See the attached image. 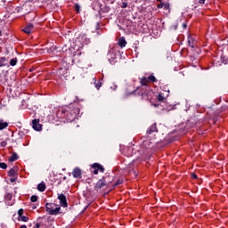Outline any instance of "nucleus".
Here are the masks:
<instances>
[{"label": "nucleus", "mask_w": 228, "mask_h": 228, "mask_svg": "<svg viewBox=\"0 0 228 228\" xmlns=\"http://www.w3.org/2000/svg\"><path fill=\"white\" fill-rule=\"evenodd\" d=\"M110 184H111V177L110 175L103 176L102 179L98 180L94 186V190L98 193H102Z\"/></svg>", "instance_id": "nucleus-1"}, {"label": "nucleus", "mask_w": 228, "mask_h": 228, "mask_svg": "<svg viewBox=\"0 0 228 228\" xmlns=\"http://www.w3.org/2000/svg\"><path fill=\"white\" fill-rule=\"evenodd\" d=\"M45 208L47 213L53 216L60 215V211L61 210L60 205H56L54 203H46Z\"/></svg>", "instance_id": "nucleus-2"}, {"label": "nucleus", "mask_w": 228, "mask_h": 228, "mask_svg": "<svg viewBox=\"0 0 228 228\" xmlns=\"http://www.w3.org/2000/svg\"><path fill=\"white\" fill-rule=\"evenodd\" d=\"M92 168L94 169L93 174H94V175H97V174H99V170L103 173L104 172V167H102L101 164L99 163H94L92 166Z\"/></svg>", "instance_id": "nucleus-3"}, {"label": "nucleus", "mask_w": 228, "mask_h": 228, "mask_svg": "<svg viewBox=\"0 0 228 228\" xmlns=\"http://www.w3.org/2000/svg\"><path fill=\"white\" fill-rule=\"evenodd\" d=\"M32 127L35 131H42V125H40V119H34L32 121Z\"/></svg>", "instance_id": "nucleus-4"}, {"label": "nucleus", "mask_w": 228, "mask_h": 228, "mask_svg": "<svg viewBox=\"0 0 228 228\" xmlns=\"http://www.w3.org/2000/svg\"><path fill=\"white\" fill-rule=\"evenodd\" d=\"M58 200H60L61 206H62V208H67V198L63 194H59Z\"/></svg>", "instance_id": "nucleus-5"}, {"label": "nucleus", "mask_w": 228, "mask_h": 228, "mask_svg": "<svg viewBox=\"0 0 228 228\" xmlns=\"http://www.w3.org/2000/svg\"><path fill=\"white\" fill-rule=\"evenodd\" d=\"M124 154L125 156H127V158H131L133 154H134V151L133 150V147H125L124 149Z\"/></svg>", "instance_id": "nucleus-6"}, {"label": "nucleus", "mask_w": 228, "mask_h": 228, "mask_svg": "<svg viewBox=\"0 0 228 228\" xmlns=\"http://www.w3.org/2000/svg\"><path fill=\"white\" fill-rule=\"evenodd\" d=\"M81 175H82L81 168L76 167L73 169L72 175L73 177H75V179H81Z\"/></svg>", "instance_id": "nucleus-7"}, {"label": "nucleus", "mask_w": 228, "mask_h": 228, "mask_svg": "<svg viewBox=\"0 0 228 228\" xmlns=\"http://www.w3.org/2000/svg\"><path fill=\"white\" fill-rule=\"evenodd\" d=\"M152 147V142H151V140H144L142 143V149H151Z\"/></svg>", "instance_id": "nucleus-8"}, {"label": "nucleus", "mask_w": 228, "mask_h": 228, "mask_svg": "<svg viewBox=\"0 0 228 228\" xmlns=\"http://www.w3.org/2000/svg\"><path fill=\"white\" fill-rule=\"evenodd\" d=\"M34 28H35V27L33 26V24L28 23L27 26H26V28H24L22 29V31H23L24 33H27L28 35H29V33H31V30H32Z\"/></svg>", "instance_id": "nucleus-9"}, {"label": "nucleus", "mask_w": 228, "mask_h": 228, "mask_svg": "<svg viewBox=\"0 0 228 228\" xmlns=\"http://www.w3.org/2000/svg\"><path fill=\"white\" fill-rule=\"evenodd\" d=\"M152 133H158V128L156 127V124L151 125L147 130L148 134H152Z\"/></svg>", "instance_id": "nucleus-10"}, {"label": "nucleus", "mask_w": 228, "mask_h": 228, "mask_svg": "<svg viewBox=\"0 0 228 228\" xmlns=\"http://www.w3.org/2000/svg\"><path fill=\"white\" fill-rule=\"evenodd\" d=\"M149 83H151L150 80H149V77H143L141 78V85L142 86H147V85H149Z\"/></svg>", "instance_id": "nucleus-11"}, {"label": "nucleus", "mask_w": 228, "mask_h": 228, "mask_svg": "<svg viewBox=\"0 0 228 228\" xmlns=\"http://www.w3.org/2000/svg\"><path fill=\"white\" fill-rule=\"evenodd\" d=\"M118 45L121 47H126V45H127V42L126 41V38L120 37L118 39Z\"/></svg>", "instance_id": "nucleus-12"}, {"label": "nucleus", "mask_w": 228, "mask_h": 228, "mask_svg": "<svg viewBox=\"0 0 228 228\" xmlns=\"http://www.w3.org/2000/svg\"><path fill=\"white\" fill-rule=\"evenodd\" d=\"M38 191H45V183H41L37 185Z\"/></svg>", "instance_id": "nucleus-13"}, {"label": "nucleus", "mask_w": 228, "mask_h": 228, "mask_svg": "<svg viewBox=\"0 0 228 228\" xmlns=\"http://www.w3.org/2000/svg\"><path fill=\"white\" fill-rule=\"evenodd\" d=\"M0 67H6V57H0Z\"/></svg>", "instance_id": "nucleus-14"}, {"label": "nucleus", "mask_w": 228, "mask_h": 228, "mask_svg": "<svg viewBox=\"0 0 228 228\" xmlns=\"http://www.w3.org/2000/svg\"><path fill=\"white\" fill-rule=\"evenodd\" d=\"M7 127H8V123L0 120V131L3 129H6Z\"/></svg>", "instance_id": "nucleus-15"}, {"label": "nucleus", "mask_w": 228, "mask_h": 228, "mask_svg": "<svg viewBox=\"0 0 228 228\" xmlns=\"http://www.w3.org/2000/svg\"><path fill=\"white\" fill-rule=\"evenodd\" d=\"M19 159V155L17 153L12 154V156L10 157L9 161H17Z\"/></svg>", "instance_id": "nucleus-16"}, {"label": "nucleus", "mask_w": 228, "mask_h": 228, "mask_svg": "<svg viewBox=\"0 0 228 228\" xmlns=\"http://www.w3.org/2000/svg\"><path fill=\"white\" fill-rule=\"evenodd\" d=\"M142 99H144L145 101H148L149 99H151V98L149 97V92L142 93Z\"/></svg>", "instance_id": "nucleus-17"}, {"label": "nucleus", "mask_w": 228, "mask_h": 228, "mask_svg": "<svg viewBox=\"0 0 228 228\" xmlns=\"http://www.w3.org/2000/svg\"><path fill=\"white\" fill-rule=\"evenodd\" d=\"M148 79H149L150 83H156V81H158L156 79V77H154L153 75L149 76Z\"/></svg>", "instance_id": "nucleus-18"}, {"label": "nucleus", "mask_w": 228, "mask_h": 228, "mask_svg": "<svg viewBox=\"0 0 228 228\" xmlns=\"http://www.w3.org/2000/svg\"><path fill=\"white\" fill-rule=\"evenodd\" d=\"M10 65L12 67H15V65H17V58H13L10 61Z\"/></svg>", "instance_id": "nucleus-19"}, {"label": "nucleus", "mask_w": 228, "mask_h": 228, "mask_svg": "<svg viewBox=\"0 0 228 228\" xmlns=\"http://www.w3.org/2000/svg\"><path fill=\"white\" fill-rule=\"evenodd\" d=\"M157 100H159V102H163V101H165V96H163V94H159V95H157Z\"/></svg>", "instance_id": "nucleus-20"}, {"label": "nucleus", "mask_w": 228, "mask_h": 228, "mask_svg": "<svg viewBox=\"0 0 228 228\" xmlns=\"http://www.w3.org/2000/svg\"><path fill=\"white\" fill-rule=\"evenodd\" d=\"M17 174V172L15 171V169H11L10 171H9V175L11 176V177H15V175Z\"/></svg>", "instance_id": "nucleus-21"}, {"label": "nucleus", "mask_w": 228, "mask_h": 228, "mask_svg": "<svg viewBox=\"0 0 228 228\" xmlns=\"http://www.w3.org/2000/svg\"><path fill=\"white\" fill-rule=\"evenodd\" d=\"M31 202H37L38 200V197L37 195H33L30 198Z\"/></svg>", "instance_id": "nucleus-22"}, {"label": "nucleus", "mask_w": 228, "mask_h": 228, "mask_svg": "<svg viewBox=\"0 0 228 228\" xmlns=\"http://www.w3.org/2000/svg\"><path fill=\"white\" fill-rule=\"evenodd\" d=\"M20 220H21V222H28L29 220V217H28L26 216H21Z\"/></svg>", "instance_id": "nucleus-23"}, {"label": "nucleus", "mask_w": 228, "mask_h": 228, "mask_svg": "<svg viewBox=\"0 0 228 228\" xmlns=\"http://www.w3.org/2000/svg\"><path fill=\"white\" fill-rule=\"evenodd\" d=\"M0 168H3L4 170H5V168H8V166L6 165V163L2 162L0 163Z\"/></svg>", "instance_id": "nucleus-24"}, {"label": "nucleus", "mask_w": 228, "mask_h": 228, "mask_svg": "<svg viewBox=\"0 0 228 228\" xmlns=\"http://www.w3.org/2000/svg\"><path fill=\"white\" fill-rule=\"evenodd\" d=\"M23 214H24V209L20 208V209L18 211L19 216H22Z\"/></svg>", "instance_id": "nucleus-25"}, {"label": "nucleus", "mask_w": 228, "mask_h": 228, "mask_svg": "<svg viewBox=\"0 0 228 228\" xmlns=\"http://www.w3.org/2000/svg\"><path fill=\"white\" fill-rule=\"evenodd\" d=\"M80 8H81V6H79V4H75V10L77 12H79Z\"/></svg>", "instance_id": "nucleus-26"}, {"label": "nucleus", "mask_w": 228, "mask_h": 228, "mask_svg": "<svg viewBox=\"0 0 228 228\" xmlns=\"http://www.w3.org/2000/svg\"><path fill=\"white\" fill-rule=\"evenodd\" d=\"M5 199H6L7 200H12V194H7L6 197H5Z\"/></svg>", "instance_id": "nucleus-27"}, {"label": "nucleus", "mask_w": 228, "mask_h": 228, "mask_svg": "<svg viewBox=\"0 0 228 228\" xmlns=\"http://www.w3.org/2000/svg\"><path fill=\"white\" fill-rule=\"evenodd\" d=\"M118 184H122V180H118L115 186H118Z\"/></svg>", "instance_id": "nucleus-28"}, {"label": "nucleus", "mask_w": 228, "mask_h": 228, "mask_svg": "<svg viewBox=\"0 0 228 228\" xmlns=\"http://www.w3.org/2000/svg\"><path fill=\"white\" fill-rule=\"evenodd\" d=\"M188 43H189V45H191V47H193V40L189 39Z\"/></svg>", "instance_id": "nucleus-29"}, {"label": "nucleus", "mask_w": 228, "mask_h": 228, "mask_svg": "<svg viewBox=\"0 0 228 228\" xmlns=\"http://www.w3.org/2000/svg\"><path fill=\"white\" fill-rule=\"evenodd\" d=\"M191 179H197V175L195 173L191 174Z\"/></svg>", "instance_id": "nucleus-30"}, {"label": "nucleus", "mask_w": 228, "mask_h": 228, "mask_svg": "<svg viewBox=\"0 0 228 228\" xmlns=\"http://www.w3.org/2000/svg\"><path fill=\"white\" fill-rule=\"evenodd\" d=\"M164 6H165V4H159L158 5V8L161 9V8H163Z\"/></svg>", "instance_id": "nucleus-31"}, {"label": "nucleus", "mask_w": 228, "mask_h": 228, "mask_svg": "<svg viewBox=\"0 0 228 228\" xmlns=\"http://www.w3.org/2000/svg\"><path fill=\"white\" fill-rule=\"evenodd\" d=\"M199 3H200V4H204V3H206V0H199Z\"/></svg>", "instance_id": "nucleus-32"}, {"label": "nucleus", "mask_w": 228, "mask_h": 228, "mask_svg": "<svg viewBox=\"0 0 228 228\" xmlns=\"http://www.w3.org/2000/svg\"><path fill=\"white\" fill-rule=\"evenodd\" d=\"M10 181L11 183H15V178H11Z\"/></svg>", "instance_id": "nucleus-33"}, {"label": "nucleus", "mask_w": 228, "mask_h": 228, "mask_svg": "<svg viewBox=\"0 0 228 228\" xmlns=\"http://www.w3.org/2000/svg\"><path fill=\"white\" fill-rule=\"evenodd\" d=\"M35 228H40V224L37 223V224H36Z\"/></svg>", "instance_id": "nucleus-34"}, {"label": "nucleus", "mask_w": 228, "mask_h": 228, "mask_svg": "<svg viewBox=\"0 0 228 228\" xmlns=\"http://www.w3.org/2000/svg\"><path fill=\"white\" fill-rule=\"evenodd\" d=\"M20 228H28L25 224L21 225Z\"/></svg>", "instance_id": "nucleus-35"}, {"label": "nucleus", "mask_w": 228, "mask_h": 228, "mask_svg": "<svg viewBox=\"0 0 228 228\" xmlns=\"http://www.w3.org/2000/svg\"><path fill=\"white\" fill-rule=\"evenodd\" d=\"M164 7H165V8H168V4H164Z\"/></svg>", "instance_id": "nucleus-36"}, {"label": "nucleus", "mask_w": 228, "mask_h": 228, "mask_svg": "<svg viewBox=\"0 0 228 228\" xmlns=\"http://www.w3.org/2000/svg\"><path fill=\"white\" fill-rule=\"evenodd\" d=\"M127 6V4H124V8H126Z\"/></svg>", "instance_id": "nucleus-37"}, {"label": "nucleus", "mask_w": 228, "mask_h": 228, "mask_svg": "<svg viewBox=\"0 0 228 228\" xmlns=\"http://www.w3.org/2000/svg\"><path fill=\"white\" fill-rule=\"evenodd\" d=\"M183 28H186V24H183Z\"/></svg>", "instance_id": "nucleus-38"}, {"label": "nucleus", "mask_w": 228, "mask_h": 228, "mask_svg": "<svg viewBox=\"0 0 228 228\" xmlns=\"http://www.w3.org/2000/svg\"><path fill=\"white\" fill-rule=\"evenodd\" d=\"M1 35H2V32H1V30H0V37H1Z\"/></svg>", "instance_id": "nucleus-39"}, {"label": "nucleus", "mask_w": 228, "mask_h": 228, "mask_svg": "<svg viewBox=\"0 0 228 228\" xmlns=\"http://www.w3.org/2000/svg\"><path fill=\"white\" fill-rule=\"evenodd\" d=\"M141 89H137V91H140Z\"/></svg>", "instance_id": "nucleus-40"}]
</instances>
